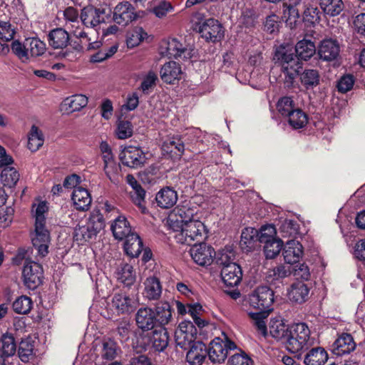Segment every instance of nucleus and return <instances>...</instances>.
<instances>
[{
    "label": "nucleus",
    "mask_w": 365,
    "mask_h": 365,
    "mask_svg": "<svg viewBox=\"0 0 365 365\" xmlns=\"http://www.w3.org/2000/svg\"><path fill=\"white\" fill-rule=\"evenodd\" d=\"M317 48L311 40L302 39L296 44L297 56L291 51L285 50L284 48L276 51L274 58L281 66L282 71L284 75V83L287 86H292L294 79L302 69V64L299 58L307 61L317 53Z\"/></svg>",
    "instance_id": "nucleus-1"
},
{
    "label": "nucleus",
    "mask_w": 365,
    "mask_h": 365,
    "mask_svg": "<svg viewBox=\"0 0 365 365\" xmlns=\"http://www.w3.org/2000/svg\"><path fill=\"white\" fill-rule=\"evenodd\" d=\"M180 230L175 235L178 243L191 245L193 242H203L207 237L205 225L200 220L179 225Z\"/></svg>",
    "instance_id": "nucleus-2"
},
{
    "label": "nucleus",
    "mask_w": 365,
    "mask_h": 365,
    "mask_svg": "<svg viewBox=\"0 0 365 365\" xmlns=\"http://www.w3.org/2000/svg\"><path fill=\"white\" fill-rule=\"evenodd\" d=\"M312 344L310 330L305 323H297L289 328L286 344L288 351L298 353L308 349Z\"/></svg>",
    "instance_id": "nucleus-3"
},
{
    "label": "nucleus",
    "mask_w": 365,
    "mask_h": 365,
    "mask_svg": "<svg viewBox=\"0 0 365 365\" xmlns=\"http://www.w3.org/2000/svg\"><path fill=\"white\" fill-rule=\"evenodd\" d=\"M237 349V345L230 340L225 332L220 336L214 338L207 348V356L213 364L225 361L230 351Z\"/></svg>",
    "instance_id": "nucleus-4"
},
{
    "label": "nucleus",
    "mask_w": 365,
    "mask_h": 365,
    "mask_svg": "<svg viewBox=\"0 0 365 365\" xmlns=\"http://www.w3.org/2000/svg\"><path fill=\"white\" fill-rule=\"evenodd\" d=\"M104 227L105 222L103 216L100 213L92 214L85 225L76 227L74 238L81 244L95 240Z\"/></svg>",
    "instance_id": "nucleus-5"
},
{
    "label": "nucleus",
    "mask_w": 365,
    "mask_h": 365,
    "mask_svg": "<svg viewBox=\"0 0 365 365\" xmlns=\"http://www.w3.org/2000/svg\"><path fill=\"white\" fill-rule=\"evenodd\" d=\"M248 302L258 312L269 313L273 309L274 292L267 286L259 287L249 295Z\"/></svg>",
    "instance_id": "nucleus-6"
},
{
    "label": "nucleus",
    "mask_w": 365,
    "mask_h": 365,
    "mask_svg": "<svg viewBox=\"0 0 365 365\" xmlns=\"http://www.w3.org/2000/svg\"><path fill=\"white\" fill-rule=\"evenodd\" d=\"M110 11L106 13L105 9L88 6L81 9L80 19L81 28H90L96 30V28L103 23H106L110 18Z\"/></svg>",
    "instance_id": "nucleus-7"
},
{
    "label": "nucleus",
    "mask_w": 365,
    "mask_h": 365,
    "mask_svg": "<svg viewBox=\"0 0 365 365\" xmlns=\"http://www.w3.org/2000/svg\"><path fill=\"white\" fill-rule=\"evenodd\" d=\"M195 29L207 41L217 42L224 37L222 24L216 19L210 18L195 24Z\"/></svg>",
    "instance_id": "nucleus-8"
},
{
    "label": "nucleus",
    "mask_w": 365,
    "mask_h": 365,
    "mask_svg": "<svg viewBox=\"0 0 365 365\" xmlns=\"http://www.w3.org/2000/svg\"><path fill=\"white\" fill-rule=\"evenodd\" d=\"M197 336V329L190 321H183L180 323L175 332V340L177 346L184 350L188 349L195 342Z\"/></svg>",
    "instance_id": "nucleus-9"
},
{
    "label": "nucleus",
    "mask_w": 365,
    "mask_h": 365,
    "mask_svg": "<svg viewBox=\"0 0 365 365\" xmlns=\"http://www.w3.org/2000/svg\"><path fill=\"white\" fill-rule=\"evenodd\" d=\"M24 285L31 290L36 289L43 281V271L41 265L34 261H26L22 271Z\"/></svg>",
    "instance_id": "nucleus-10"
},
{
    "label": "nucleus",
    "mask_w": 365,
    "mask_h": 365,
    "mask_svg": "<svg viewBox=\"0 0 365 365\" xmlns=\"http://www.w3.org/2000/svg\"><path fill=\"white\" fill-rule=\"evenodd\" d=\"M31 242L37 250L38 255L45 257L48 253L51 236L46 223H34V230L31 233Z\"/></svg>",
    "instance_id": "nucleus-11"
},
{
    "label": "nucleus",
    "mask_w": 365,
    "mask_h": 365,
    "mask_svg": "<svg viewBox=\"0 0 365 365\" xmlns=\"http://www.w3.org/2000/svg\"><path fill=\"white\" fill-rule=\"evenodd\" d=\"M112 14V21L121 26H128L138 17L134 6L129 1L118 3Z\"/></svg>",
    "instance_id": "nucleus-12"
},
{
    "label": "nucleus",
    "mask_w": 365,
    "mask_h": 365,
    "mask_svg": "<svg viewBox=\"0 0 365 365\" xmlns=\"http://www.w3.org/2000/svg\"><path fill=\"white\" fill-rule=\"evenodd\" d=\"M198 211L197 207L192 206L190 202H185L173 210L170 220L175 221L180 225L190 223L192 220H199Z\"/></svg>",
    "instance_id": "nucleus-13"
},
{
    "label": "nucleus",
    "mask_w": 365,
    "mask_h": 365,
    "mask_svg": "<svg viewBox=\"0 0 365 365\" xmlns=\"http://www.w3.org/2000/svg\"><path fill=\"white\" fill-rule=\"evenodd\" d=\"M108 305L110 310L117 314H128L136 308L135 300L123 292L115 293Z\"/></svg>",
    "instance_id": "nucleus-14"
},
{
    "label": "nucleus",
    "mask_w": 365,
    "mask_h": 365,
    "mask_svg": "<svg viewBox=\"0 0 365 365\" xmlns=\"http://www.w3.org/2000/svg\"><path fill=\"white\" fill-rule=\"evenodd\" d=\"M190 254L193 261L202 267L210 265L216 255L212 247L202 242L195 244L190 248Z\"/></svg>",
    "instance_id": "nucleus-15"
},
{
    "label": "nucleus",
    "mask_w": 365,
    "mask_h": 365,
    "mask_svg": "<svg viewBox=\"0 0 365 365\" xmlns=\"http://www.w3.org/2000/svg\"><path fill=\"white\" fill-rule=\"evenodd\" d=\"M122 163L131 168L142 167L146 162L145 153L139 148L125 147L120 155Z\"/></svg>",
    "instance_id": "nucleus-16"
},
{
    "label": "nucleus",
    "mask_w": 365,
    "mask_h": 365,
    "mask_svg": "<svg viewBox=\"0 0 365 365\" xmlns=\"http://www.w3.org/2000/svg\"><path fill=\"white\" fill-rule=\"evenodd\" d=\"M340 46L336 40L326 38L322 40L317 49L319 58L323 61H333L339 56Z\"/></svg>",
    "instance_id": "nucleus-17"
},
{
    "label": "nucleus",
    "mask_w": 365,
    "mask_h": 365,
    "mask_svg": "<svg viewBox=\"0 0 365 365\" xmlns=\"http://www.w3.org/2000/svg\"><path fill=\"white\" fill-rule=\"evenodd\" d=\"M166 44V54L169 58L187 60L192 56V50L186 48L177 38L169 39Z\"/></svg>",
    "instance_id": "nucleus-18"
},
{
    "label": "nucleus",
    "mask_w": 365,
    "mask_h": 365,
    "mask_svg": "<svg viewBox=\"0 0 365 365\" xmlns=\"http://www.w3.org/2000/svg\"><path fill=\"white\" fill-rule=\"evenodd\" d=\"M221 277L224 284L227 287L237 286L242 277L241 267L237 264H230L222 267Z\"/></svg>",
    "instance_id": "nucleus-19"
},
{
    "label": "nucleus",
    "mask_w": 365,
    "mask_h": 365,
    "mask_svg": "<svg viewBox=\"0 0 365 365\" xmlns=\"http://www.w3.org/2000/svg\"><path fill=\"white\" fill-rule=\"evenodd\" d=\"M282 255L286 263L296 264L299 262L303 255V247L297 240H289L284 245Z\"/></svg>",
    "instance_id": "nucleus-20"
},
{
    "label": "nucleus",
    "mask_w": 365,
    "mask_h": 365,
    "mask_svg": "<svg viewBox=\"0 0 365 365\" xmlns=\"http://www.w3.org/2000/svg\"><path fill=\"white\" fill-rule=\"evenodd\" d=\"M356 342L350 334L343 333L334 342L333 352L338 356L350 354L356 349Z\"/></svg>",
    "instance_id": "nucleus-21"
},
{
    "label": "nucleus",
    "mask_w": 365,
    "mask_h": 365,
    "mask_svg": "<svg viewBox=\"0 0 365 365\" xmlns=\"http://www.w3.org/2000/svg\"><path fill=\"white\" fill-rule=\"evenodd\" d=\"M182 74L180 66L175 61L165 63L160 71L162 81L169 84H174L176 81H179Z\"/></svg>",
    "instance_id": "nucleus-22"
},
{
    "label": "nucleus",
    "mask_w": 365,
    "mask_h": 365,
    "mask_svg": "<svg viewBox=\"0 0 365 365\" xmlns=\"http://www.w3.org/2000/svg\"><path fill=\"white\" fill-rule=\"evenodd\" d=\"M135 322L138 327L143 331L153 329L155 324L154 312L148 307L140 308L135 314Z\"/></svg>",
    "instance_id": "nucleus-23"
},
{
    "label": "nucleus",
    "mask_w": 365,
    "mask_h": 365,
    "mask_svg": "<svg viewBox=\"0 0 365 365\" xmlns=\"http://www.w3.org/2000/svg\"><path fill=\"white\" fill-rule=\"evenodd\" d=\"M110 230L115 239L118 240H123L130 234H133L130 225L126 217L120 215L116 217L110 225Z\"/></svg>",
    "instance_id": "nucleus-24"
},
{
    "label": "nucleus",
    "mask_w": 365,
    "mask_h": 365,
    "mask_svg": "<svg viewBox=\"0 0 365 365\" xmlns=\"http://www.w3.org/2000/svg\"><path fill=\"white\" fill-rule=\"evenodd\" d=\"M207 356L206 345L197 341L188 349L186 354L187 361L192 365H200Z\"/></svg>",
    "instance_id": "nucleus-25"
},
{
    "label": "nucleus",
    "mask_w": 365,
    "mask_h": 365,
    "mask_svg": "<svg viewBox=\"0 0 365 365\" xmlns=\"http://www.w3.org/2000/svg\"><path fill=\"white\" fill-rule=\"evenodd\" d=\"M48 41L50 46L54 49L66 48L70 41L68 33L62 28L51 30L48 35Z\"/></svg>",
    "instance_id": "nucleus-26"
},
{
    "label": "nucleus",
    "mask_w": 365,
    "mask_h": 365,
    "mask_svg": "<svg viewBox=\"0 0 365 365\" xmlns=\"http://www.w3.org/2000/svg\"><path fill=\"white\" fill-rule=\"evenodd\" d=\"M309 287L302 282L293 283L288 289V298L290 301L302 304L309 299Z\"/></svg>",
    "instance_id": "nucleus-27"
},
{
    "label": "nucleus",
    "mask_w": 365,
    "mask_h": 365,
    "mask_svg": "<svg viewBox=\"0 0 365 365\" xmlns=\"http://www.w3.org/2000/svg\"><path fill=\"white\" fill-rule=\"evenodd\" d=\"M157 205L164 209H168L175 205L178 200L177 192L169 187L162 188L155 197Z\"/></svg>",
    "instance_id": "nucleus-28"
},
{
    "label": "nucleus",
    "mask_w": 365,
    "mask_h": 365,
    "mask_svg": "<svg viewBox=\"0 0 365 365\" xmlns=\"http://www.w3.org/2000/svg\"><path fill=\"white\" fill-rule=\"evenodd\" d=\"M71 199L76 209L78 210L84 211L88 210L91 203L90 193L86 189L82 187L74 188L72 192Z\"/></svg>",
    "instance_id": "nucleus-29"
},
{
    "label": "nucleus",
    "mask_w": 365,
    "mask_h": 365,
    "mask_svg": "<svg viewBox=\"0 0 365 365\" xmlns=\"http://www.w3.org/2000/svg\"><path fill=\"white\" fill-rule=\"evenodd\" d=\"M143 296L148 300H157L162 294V285L156 277H148L144 282Z\"/></svg>",
    "instance_id": "nucleus-30"
},
{
    "label": "nucleus",
    "mask_w": 365,
    "mask_h": 365,
    "mask_svg": "<svg viewBox=\"0 0 365 365\" xmlns=\"http://www.w3.org/2000/svg\"><path fill=\"white\" fill-rule=\"evenodd\" d=\"M258 240V230L253 227L245 228L241 234L240 246L246 252H250Z\"/></svg>",
    "instance_id": "nucleus-31"
},
{
    "label": "nucleus",
    "mask_w": 365,
    "mask_h": 365,
    "mask_svg": "<svg viewBox=\"0 0 365 365\" xmlns=\"http://www.w3.org/2000/svg\"><path fill=\"white\" fill-rule=\"evenodd\" d=\"M124 250L131 257H137L143 250V242L136 234H130L124 238Z\"/></svg>",
    "instance_id": "nucleus-32"
},
{
    "label": "nucleus",
    "mask_w": 365,
    "mask_h": 365,
    "mask_svg": "<svg viewBox=\"0 0 365 365\" xmlns=\"http://www.w3.org/2000/svg\"><path fill=\"white\" fill-rule=\"evenodd\" d=\"M150 341L158 351H163L168 345L169 336L167 329L160 327L153 330Z\"/></svg>",
    "instance_id": "nucleus-33"
},
{
    "label": "nucleus",
    "mask_w": 365,
    "mask_h": 365,
    "mask_svg": "<svg viewBox=\"0 0 365 365\" xmlns=\"http://www.w3.org/2000/svg\"><path fill=\"white\" fill-rule=\"evenodd\" d=\"M88 104V98L82 94L73 95L66 98L62 104L66 112L73 113L78 111Z\"/></svg>",
    "instance_id": "nucleus-34"
},
{
    "label": "nucleus",
    "mask_w": 365,
    "mask_h": 365,
    "mask_svg": "<svg viewBox=\"0 0 365 365\" xmlns=\"http://www.w3.org/2000/svg\"><path fill=\"white\" fill-rule=\"evenodd\" d=\"M155 322H158L161 327L168 324L172 320V309L168 302H158L155 307Z\"/></svg>",
    "instance_id": "nucleus-35"
},
{
    "label": "nucleus",
    "mask_w": 365,
    "mask_h": 365,
    "mask_svg": "<svg viewBox=\"0 0 365 365\" xmlns=\"http://www.w3.org/2000/svg\"><path fill=\"white\" fill-rule=\"evenodd\" d=\"M327 352L322 347L313 348L305 356L306 365H324L328 360Z\"/></svg>",
    "instance_id": "nucleus-36"
},
{
    "label": "nucleus",
    "mask_w": 365,
    "mask_h": 365,
    "mask_svg": "<svg viewBox=\"0 0 365 365\" xmlns=\"http://www.w3.org/2000/svg\"><path fill=\"white\" fill-rule=\"evenodd\" d=\"M117 279L125 286L132 285L136 279V272L130 264H121L117 271Z\"/></svg>",
    "instance_id": "nucleus-37"
},
{
    "label": "nucleus",
    "mask_w": 365,
    "mask_h": 365,
    "mask_svg": "<svg viewBox=\"0 0 365 365\" xmlns=\"http://www.w3.org/2000/svg\"><path fill=\"white\" fill-rule=\"evenodd\" d=\"M63 16L66 21V25L71 29V32L73 36L75 30H84L83 28H81L80 14L76 9L71 6L66 8L63 11Z\"/></svg>",
    "instance_id": "nucleus-38"
},
{
    "label": "nucleus",
    "mask_w": 365,
    "mask_h": 365,
    "mask_svg": "<svg viewBox=\"0 0 365 365\" xmlns=\"http://www.w3.org/2000/svg\"><path fill=\"white\" fill-rule=\"evenodd\" d=\"M269 327L270 334L277 340L283 339L288 331L287 326L280 317L271 319Z\"/></svg>",
    "instance_id": "nucleus-39"
},
{
    "label": "nucleus",
    "mask_w": 365,
    "mask_h": 365,
    "mask_svg": "<svg viewBox=\"0 0 365 365\" xmlns=\"http://www.w3.org/2000/svg\"><path fill=\"white\" fill-rule=\"evenodd\" d=\"M0 352L6 356H12L16 352V343L11 334L6 333L0 338Z\"/></svg>",
    "instance_id": "nucleus-40"
},
{
    "label": "nucleus",
    "mask_w": 365,
    "mask_h": 365,
    "mask_svg": "<svg viewBox=\"0 0 365 365\" xmlns=\"http://www.w3.org/2000/svg\"><path fill=\"white\" fill-rule=\"evenodd\" d=\"M26 46L29 58L43 55L46 49V43L38 38H29L26 39Z\"/></svg>",
    "instance_id": "nucleus-41"
},
{
    "label": "nucleus",
    "mask_w": 365,
    "mask_h": 365,
    "mask_svg": "<svg viewBox=\"0 0 365 365\" xmlns=\"http://www.w3.org/2000/svg\"><path fill=\"white\" fill-rule=\"evenodd\" d=\"M289 125L294 129H300L308 123V115L302 109L297 108L287 116Z\"/></svg>",
    "instance_id": "nucleus-42"
},
{
    "label": "nucleus",
    "mask_w": 365,
    "mask_h": 365,
    "mask_svg": "<svg viewBox=\"0 0 365 365\" xmlns=\"http://www.w3.org/2000/svg\"><path fill=\"white\" fill-rule=\"evenodd\" d=\"M129 195L132 202L138 207L141 213L145 214L148 212L145 201L146 191L142 186L132 190Z\"/></svg>",
    "instance_id": "nucleus-43"
},
{
    "label": "nucleus",
    "mask_w": 365,
    "mask_h": 365,
    "mask_svg": "<svg viewBox=\"0 0 365 365\" xmlns=\"http://www.w3.org/2000/svg\"><path fill=\"white\" fill-rule=\"evenodd\" d=\"M44 138L42 132L36 125H32L28 136V148L35 152L43 144Z\"/></svg>",
    "instance_id": "nucleus-44"
},
{
    "label": "nucleus",
    "mask_w": 365,
    "mask_h": 365,
    "mask_svg": "<svg viewBox=\"0 0 365 365\" xmlns=\"http://www.w3.org/2000/svg\"><path fill=\"white\" fill-rule=\"evenodd\" d=\"M320 6L326 14L335 16L343 11L344 3L342 0H320Z\"/></svg>",
    "instance_id": "nucleus-45"
},
{
    "label": "nucleus",
    "mask_w": 365,
    "mask_h": 365,
    "mask_svg": "<svg viewBox=\"0 0 365 365\" xmlns=\"http://www.w3.org/2000/svg\"><path fill=\"white\" fill-rule=\"evenodd\" d=\"M1 181L4 186L13 187L19 180V174L14 167L4 168L1 173Z\"/></svg>",
    "instance_id": "nucleus-46"
},
{
    "label": "nucleus",
    "mask_w": 365,
    "mask_h": 365,
    "mask_svg": "<svg viewBox=\"0 0 365 365\" xmlns=\"http://www.w3.org/2000/svg\"><path fill=\"white\" fill-rule=\"evenodd\" d=\"M74 36L80 40L81 48H86L87 50H94L98 48L101 46V42L98 41H93L84 30L79 31L75 30Z\"/></svg>",
    "instance_id": "nucleus-47"
},
{
    "label": "nucleus",
    "mask_w": 365,
    "mask_h": 365,
    "mask_svg": "<svg viewBox=\"0 0 365 365\" xmlns=\"http://www.w3.org/2000/svg\"><path fill=\"white\" fill-rule=\"evenodd\" d=\"M32 305L31 299L27 296L22 295L13 302L12 307L16 313L26 314L31 311Z\"/></svg>",
    "instance_id": "nucleus-48"
},
{
    "label": "nucleus",
    "mask_w": 365,
    "mask_h": 365,
    "mask_svg": "<svg viewBox=\"0 0 365 365\" xmlns=\"http://www.w3.org/2000/svg\"><path fill=\"white\" fill-rule=\"evenodd\" d=\"M319 20V11L318 8L311 3L304 4L303 21L307 25H314Z\"/></svg>",
    "instance_id": "nucleus-49"
},
{
    "label": "nucleus",
    "mask_w": 365,
    "mask_h": 365,
    "mask_svg": "<svg viewBox=\"0 0 365 365\" xmlns=\"http://www.w3.org/2000/svg\"><path fill=\"white\" fill-rule=\"evenodd\" d=\"M276 235L277 230L274 225H263L259 230H258V240L260 243L263 244L272 242V240H278V238L276 237Z\"/></svg>",
    "instance_id": "nucleus-50"
},
{
    "label": "nucleus",
    "mask_w": 365,
    "mask_h": 365,
    "mask_svg": "<svg viewBox=\"0 0 365 365\" xmlns=\"http://www.w3.org/2000/svg\"><path fill=\"white\" fill-rule=\"evenodd\" d=\"M301 82L307 88H313L319 84V75L317 70L307 69L301 75Z\"/></svg>",
    "instance_id": "nucleus-51"
},
{
    "label": "nucleus",
    "mask_w": 365,
    "mask_h": 365,
    "mask_svg": "<svg viewBox=\"0 0 365 365\" xmlns=\"http://www.w3.org/2000/svg\"><path fill=\"white\" fill-rule=\"evenodd\" d=\"M269 313L266 312H250L249 314L254 321V324L256 327L258 332L263 336L267 335V326L265 323V318L267 317Z\"/></svg>",
    "instance_id": "nucleus-52"
},
{
    "label": "nucleus",
    "mask_w": 365,
    "mask_h": 365,
    "mask_svg": "<svg viewBox=\"0 0 365 365\" xmlns=\"http://www.w3.org/2000/svg\"><path fill=\"white\" fill-rule=\"evenodd\" d=\"M48 211V204L46 201H41L38 204H34L32 207L34 223H46V215Z\"/></svg>",
    "instance_id": "nucleus-53"
},
{
    "label": "nucleus",
    "mask_w": 365,
    "mask_h": 365,
    "mask_svg": "<svg viewBox=\"0 0 365 365\" xmlns=\"http://www.w3.org/2000/svg\"><path fill=\"white\" fill-rule=\"evenodd\" d=\"M282 247L283 242L280 239L265 243L264 245L265 257L267 259L275 258L279 254Z\"/></svg>",
    "instance_id": "nucleus-54"
},
{
    "label": "nucleus",
    "mask_w": 365,
    "mask_h": 365,
    "mask_svg": "<svg viewBox=\"0 0 365 365\" xmlns=\"http://www.w3.org/2000/svg\"><path fill=\"white\" fill-rule=\"evenodd\" d=\"M292 273L290 267H287L284 265L277 266L272 269H269L267 273L266 278L268 282H272L279 279L285 278L289 276Z\"/></svg>",
    "instance_id": "nucleus-55"
},
{
    "label": "nucleus",
    "mask_w": 365,
    "mask_h": 365,
    "mask_svg": "<svg viewBox=\"0 0 365 365\" xmlns=\"http://www.w3.org/2000/svg\"><path fill=\"white\" fill-rule=\"evenodd\" d=\"M104 172L108 179L116 183L118 182V174L120 170V165L118 164L115 160L104 162L103 166Z\"/></svg>",
    "instance_id": "nucleus-56"
},
{
    "label": "nucleus",
    "mask_w": 365,
    "mask_h": 365,
    "mask_svg": "<svg viewBox=\"0 0 365 365\" xmlns=\"http://www.w3.org/2000/svg\"><path fill=\"white\" fill-rule=\"evenodd\" d=\"M277 108L279 113L286 117L297 108L292 98L288 96L281 98L277 103Z\"/></svg>",
    "instance_id": "nucleus-57"
},
{
    "label": "nucleus",
    "mask_w": 365,
    "mask_h": 365,
    "mask_svg": "<svg viewBox=\"0 0 365 365\" xmlns=\"http://www.w3.org/2000/svg\"><path fill=\"white\" fill-rule=\"evenodd\" d=\"M102 357L107 360L113 359L117 355V344L110 339H106L103 342V348L101 351Z\"/></svg>",
    "instance_id": "nucleus-58"
},
{
    "label": "nucleus",
    "mask_w": 365,
    "mask_h": 365,
    "mask_svg": "<svg viewBox=\"0 0 365 365\" xmlns=\"http://www.w3.org/2000/svg\"><path fill=\"white\" fill-rule=\"evenodd\" d=\"M11 51L23 63L29 61L26 40L24 43L14 41L11 43Z\"/></svg>",
    "instance_id": "nucleus-59"
},
{
    "label": "nucleus",
    "mask_w": 365,
    "mask_h": 365,
    "mask_svg": "<svg viewBox=\"0 0 365 365\" xmlns=\"http://www.w3.org/2000/svg\"><path fill=\"white\" fill-rule=\"evenodd\" d=\"M147 34L144 32L142 28H138L129 33L126 39V43L128 48H134L140 44L145 38Z\"/></svg>",
    "instance_id": "nucleus-60"
},
{
    "label": "nucleus",
    "mask_w": 365,
    "mask_h": 365,
    "mask_svg": "<svg viewBox=\"0 0 365 365\" xmlns=\"http://www.w3.org/2000/svg\"><path fill=\"white\" fill-rule=\"evenodd\" d=\"M116 135L119 139H126L133 134V125L128 120L119 121L115 131Z\"/></svg>",
    "instance_id": "nucleus-61"
},
{
    "label": "nucleus",
    "mask_w": 365,
    "mask_h": 365,
    "mask_svg": "<svg viewBox=\"0 0 365 365\" xmlns=\"http://www.w3.org/2000/svg\"><path fill=\"white\" fill-rule=\"evenodd\" d=\"M34 345L29 339H23L19 344V355L22 361L29 360V357L32 355Z\"/></svg>",
    "instance_id": "nucleus-62"
},
{
    "label": "nucleus",
    "mask_w": 365,
    "mask_h": 365,
    "mask_svg": "<svg viewBox=\"0 0 365 365\" xmlns=\"http://www.w3.org/2000/svg\"><path fill=\"white\" fill-rule=\"evenodd\" d=\"M174 7L166 1H160L152 9V12L159 19L165 17L168 13L173 11Z\"/></svg>",
    "instance_id": "nucleus-63"
},
{
    "label": "nucleus",
    "mask_w": 365,
    "mask_h": 365,
    "mask_svg": "<svg viewBox=\"0 0 365 365\" xmlns=\"http://www.w3.org/2000/svg\"><path fill=\"white\" fill-rule=\"evenodd\" d=\"M352 25L355 32L365 37V13L353 16Z\"/></svg>",
    "instance_id": "nucleus-64"
}]
</instances>
